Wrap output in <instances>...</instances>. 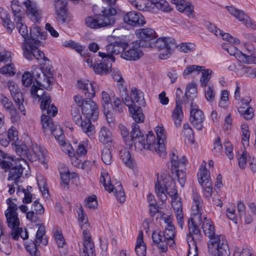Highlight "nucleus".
Here are the masks:
<instances>
[{
	"mask_svg": "<svg viewBox=\"0 0 256 256\" xmlns=\"http://www.w3.org/2000/svg\"><path fill=\"white\" fill-rule=\"evenodd\" d=\"M96 82H90L88 80H80L78 81V87L89 100H85L80 95L74 96L75 103L81 107L82 112L86 117L85 120H96L98 116L99 110L96 103L91 100L94 96L97 88Z\"/></svg>",
	"mask_w": 256,
	"mask_h": 256,
	"instance_id": "1",
	"label": "nucleus"
},
{
	"mask_svg": "<svg viewBox=\"0 0 256 256\" xmlns=\"http://www.w3.org/2000/svg\"><path fill=\"white\" fill-rule=\"evenodd\" d=\"M109 5L108 7L102 8L100 13L94 17L88 16L86 18L85 23L87 26L92 28H100L111 26L116 22V10L112 7L116 0H104Z\"/></svg>",
	"mask_w": 256,
	"mask_h": 256,
	"instance_id": "2",
	"label": "nucleus"
},
{
	"mask_svg": "<svg viewBox=\"0 0 256 256\" xmlns=\"http://www.w3.org/2000/svg\"><path fill=\"white\" fill-rule=\"evenodd\" d=\"M202 228L204 234L210 238L208 243V252L220 248L222 243L227 244V241L222 235L215 236V228L214 223L207 218H204Z\"/></svg>",
	"mask_w": 256,
	"mask_h": 256,
	"instance_id": "3",
	"label": "nucleus"
},
{
	"mask_svg": "<svg viewBox=\"0 0 256 256\" xmlns=\"http://www.w3.org/2000/svg\"><path fill=\"white\" fill-rule=\"evenodd\" d=\"M132 131L130 133L126 128L122 124H120L119 128L122 136L126 144L129 146L130 149L132 150L133 146L137 148V142H142L143 138L140 135L139 126L136 122L132 124Z\"/></svg>",
	"mask_w": 256,
	"mask_h": 256,
	"instance_id": "4",
	"label": "nucleus"
},
{
	"mask_svg": "<svg viewBox=\"0 0 256 256\" xmlns=\"http://www.w3.org/2000/svg\"><path fill=\"white\" fill-rule=\"evenodd\" d=\"M150 48H155L160 51H162L159 54L158 58L162 60H166L171 54L172 50L177 48L175 40L172 37L160 38L152 42V46Z\"/></svg>",
	"mask_w": 256,
	"mask_h": 256,
	"instance_id": "5",
	"label": "nucleus"
},
{
	"mask_svg": "<svg viewBox=\"0 0 256 256\" xmlns=\"http://www.w3.org/2000/svg\"><path fill=\"white\" fill-rule=\"evenodd\" d=\"M79 107L76 104L72 106L71 114L73 120L76 124L80 126L82 131L88 136H90L94 133V127L90 122L88 120H82L80 112Z\"/></svg>",
	"mask_w": 256,
	"mask_h": 256,
	"instance_id": "6",
	"label": "nucleus"
},
{
	"mask_svg": "<svg viewBox=\"0 0 256 256\" xmlns=\"http://www.w3.org/2000/svg\"><path fill=\"white\" fill-rule=\"evenodd\" d=\"M136 34L138 40L136 42V45L138 47H149L152 46L156 34V32L152 28H140L136 31Z\"/></svg>",
	"mask_w": 256,
	"mask_h": 256,
	"instance_id": "7",
	"label": "nucleus"
},
{
	"mask_svg": "<svg viewBox=\"0 0 256 256\" xmlns=\"http://www.w3.org/2000/svg\"><path fill=\"white\" fill-rule=\"evenodd\" d=\"M123 92H124V95L122 94V100L124 103L128 107L129 112L132 114V118L136 122H143L144 117L142 108L140 106L134 104L131 97L129 96L127 94L126 88L124 90Z\"/></svg>",
	"mask_w": 256,
	"mask_h": 256,
	"instance_id": "8",
	"label": "nucleus"
},
{
	"mask_svg": "<svg viewBox=\"0 0 256 256\" xmlns=\"http://www.w3.org/2000/svg\"><path fill=\"white\" fill-rule=\"evenodd\" d=\"M222 48L230 55L234 56L238 61L246 64H256V57L253 55H246L242 53L232 44L226 43L222 44Z\"/></svg>",
	"mask_w": 256,
	"mask_h": 256,
	"instance_id": "9",
	"label": "nucleus"
},
{
	"mask_svg": "<svg viewBox=\"0 0 256 256\" xmlns=\"http://www.w3.org/2000/svg\"><path fill=\"white\" fill-rule=\"evenodd\" d=\"M40 44V42L38 44L34 43H30L28 44H22V47L24 57L28 60H32L33 58H34L40 62L48 60L44 52L40 50L37 48Z\"/></svg>",
	"mask_w": 256,
	"mask_h": 256,
	"instance_id": "10",
	"label": "nucleus"
},
{
	"mask_svg": "<svg viewBox=\"0 0 256 256\" xmlns=\"http://www.w3.org/2000/svg\"><path fill=\"white\" fill-rule=\"evenodd\" d=\"M128 46V44L121 41H116L110 43L106 46L107 53L98 52V55L102 58L110 59L112 61H115L114 54H118L124 51Z\"/></svg>",
	"mask_w": 256,
	"mask_h": 256,
	"instance_id": "11",
	"label": "nucleus"
},
{
	"mask_svg": "<svg viewBox=\"0 0 256 256\" xmlns=\"http://www.w3.org/2000/svg\"><path fill=\"white\" fill-rule=\"evenodd\" d=\"M43 70L40 68L34 65L32 67V77L34 78L36 86L34 84L32 86L30 93L34 98H40V96L38 94V90H40V86L44 88H46V84L44 83V78H42Z\"/></svg>",
	"mask_w": 256,
	"mask_h": 256,
	"instance_id": "12",
	"label": "nucleus"
},
{
	"mask_svg": "<svg viewBox=\"0 0 256 256\" xmlns=\"http://www.w3.org/2000/svg\"><path fill=\"white\" fill-rule=\"evenodd\" d=\"M196 72L198 74L202 72V76L200 78L201 86L206 87L209 80L210 79L212 70L210 69L204 70L203 66L192 65L188 66L184 71L183 74L185 76L186 75L192 74L193 72Z\"/></svg>",
	"mask_w": 256,
	"mask_h": 256,
	"instance_id": "13",
	"label": "nucleus"
},
{
	"mask_svg": "<svg viewBox=\"0 0 256 256\" xmlns=\"http://www.w3.org/2000/svg\"><path fill=\"white\" fill-rule=\"evenodd\" d=\"M232 63L228 67V70L235 72L236 76L240 77L256 78V68H252L250 66H247L242 64Z\"/></svg>",
	"mask_w": 256,
	"mask_h": 256,
	"instance_id": "14",
	"label": "nucleus"
},
{
	"mask_svg": "<svg viewBox=\"0 0 256 256\" xmlns=\"http://www.w3.org/2000/svg\"><path fill=\"white\" fill-rule=\"evenodd\" d=\"M54 6L58 22L60 24L68 22L70 17L68 16V2L64 0H56Z\"/></svg>",
	"mask_w": 256,
	"mask_h": 256,
	"instance_id": "15",
	"label": "nucleus"
},
{
	"mask_svg": "<svg viewBox=\"0 0 256 256\" xmlns=\"http://www.w3.org/2000/svg\"><path fill=\"white\" fill-rule=\"evenodd\" d=\"M190 120L192 126L198 130H202L204 116L203 112L198 108L197 105L191 103Z\"/></svg>",
	"mask_w": 256,
	"mask_h": 256,
	"instance_id": "16",
	"label": "nucleus"
},
{
	"mask_svg": "<svg viewBox=\"0 0 256 256\" xmlns=\"http://www.w3.org/2000/svg\"><path fill=\"white\" fill-rule=\"evenodd\" d=\"M16 22V26L18 28L19 33L24 39V42L23 44H29L30 43H34V44H38L40 43V40L36 38H32V36L28 33L27 26L22 24V18L18 15L15 18Z\"/></svg>",
	"mask_w": 256,
	"mask_h": 256,
	"instance_id": "17",
	"label": "nucleus"
},
{
	"mask_svg": "<svg viewBox=\"0 0 256 256\" xmlns=\"http://www.w3.org/2000/svg\"><path fill=\"white\" fill-rule=\"evenodd\" d=\"M182 93V90L180 88H178L176 92V107L172 111V116L176 127L180 126L181 125L182 120L183 117L182 106V101L180 99V94Z\"/></svg>",
	"mask_w": 256,
	"mask_h": 256,
	"instance_id": "18",
	"label": "nucleus"
},
{
	"mask_svg": "<svg viewBox=\"0 0 256 256\" xmlns=\"http://www.w3.org/2000/svg\"><path fill=\"white\" fill-rule=\"evenodd\" d=\"M8 86L10 94L16 104L18 106V110L22 112H24L25 108L23 104L24 98L20 88H18V86L12 81H8Z\"/></svg>",
	"mask_w": 256,
	"mask_h": 256,
	"instance_id": "19",
	"label": "nucleus"
},
{
	"mask_svg": "<svg viewBox=\"0 0 256 256\" xmlns=\"http://www.w3.org/2000/svg\"><path fill=\"white\" fill-rule=\"evenodd\" d=\"M6 203L8 205V210L5 212V216L8 225L14 226L18 224V218L16 212L18 208L17 205L13 202L10 198L6 200Z\"/></svg>",
	"mask_w": 256,
	"mask_h": 256,
	"instance_id": "20",
	"label": "nucleus"
},
{
	"mask_svg": "<svg viewBox=\"0 0 256 256\" xmlns=\"http://www.w3.org/2000/svg\"><path fill=\"white\" fill-rule=\"evenodd\" d=\"M124 22L132 26H140L146 23L144 18L141 13L136 11H130L123 16Z\"/></svg>",
	"mask_w": 256,
	"mask_h": 256,
	"instance_id": "21",
	"label": "nucleus"
},
{
	"mask_svg": "<svg viewBox=\"0 0 256 256\" xmlns=\"http://www.w3.org/2000/svg\"><path fill=\"white\" fill-rule=\"evenodd\" d=\"M228 12L232 16H234L236 18L238 19L242 23L246 24L248 27L252 29H256V24L254 22H252L250 20L248 16L244 13V12L239 9H237L236 8L230 6H226Z\"/></svg>",
	"mask_w": 256,
	"mask_h": 256,
	"instance_id": "22",
	"label": "nucleus"
},
{
	"mask_svg": "<svg viewBox=\"0 0 256 256\" xmlns=\"http://www.w3.org/2000/svg\"><path fill=\"white\" fill-rule=\"evenodd\" d=\"M42 90V100L40 105V108L42 112L46 111V114L50 116H54L57 112V108L55 106L54 104H51V98L48 96H46L44 95V92L42 89H40Z\"/></svg>",
	"mask_w": 256,
	"mask_h": 256,
	"instance_id": "23",
	"label": "nucleus"
},
{
	"mask_svg": "<svg viewBox=\"0 0 256 256\" xmlns=\"http://www.w3.org/2000/svg\"><path fill=\"white\" fill-rule=\"evenodd\" d=\"M24 4L26 8L27 16L32 22H38L41 20L42 12L34 3H32L30 0H26Z\"/></svg>",
	"mask_w": 256,
	"mask_h": 256,
	"instance_id": "24",
	"label": "nucleus"
},
{
	"mask_svg": "<svg viewBox=\"0 0 256 256\" xmlns=\"http://www.w3.org/2000/svg\"><path fill=\"white\" fill-rule=\"evenodd\" d=\"M164 132V129L161 127H157L156 130L157 140L156 142H154V151L160 156H165L166 154V147L164 143V140L166 138Z\"/></svg>",
	"mask_w": 256,
	"mask_h": 256,
	"instance_id": "25",
	"label": "nucleus"
},
{
	"mask_svg": "<svg viewBox=\"0 0 256 256\" xmlns=\"http://www.w3.org/2000/svg\"><path fill=\"white\" fill-rule=\"evenodd\" d=\"M18 140V132L14 126L8 129L7 132L0 134V144L4 146H7L10 142L14 144Z\"/></svg>",
	"mask_w": 256,
	"mask_h": 256,
	"instance_id": "26",
	"label": "nucleus"
},
{
	"mask_svg": "<svg viewBox=\"0 0 256 256\" xmlns=\"http://www.w3.org/2000/svg\"><path fill=\"white\" fill-rule=\"evenodd\" d=\"M192 210L193 211L192 215H196L198 218H200L202 210L203 200L195 188H192Z\"/></svg>",
	"mask_w": 256,
	"mask_h": 256,
	"instance_id": "27",
	"label": "nucleus"
},
{
	"mask_svg": "<svg viewBox=\"0 0 256 256\" xmlns=\"http://www.w3.org/2000/svg\"><path fill=\"white\" fill-rule=\"evenodd\" d=\"M140 135L143 140L142 142H137V149L142 150L143 148L150 150H154L155 146L154 142H156L154 136L152 132H148L146 135V139L145 140L144 134L140 131Z\"/></svg>",
	"mask_w": 256,
	"mask_h": 256,
	"instance_id": "28",
	"label": "nucleus"
},
{
	"mask_svg": "<svg viewBox=\"0 0 256 256\" xmlns=\"http://www.w3.org/2000/svg\"><path fill=\"white\" fill-rule=\"evenodd\" d=\"M172 183V186L171 190H168V188L166 184L164 185V188L161 186L158 180L155 184V190L156 192L158 194V196H162L166 192L169 196L172 198V200H176L178 199V192L176 188V186L174 183Z\"/></svg>",
	"mask_w": 256,
	"mask_h": 256,
	"instance_id": "29",
	"label": "nucleus"
},
{
	"mask_svg": "<svg viewBox=\"0 0 256 256\" xmlns=\"http://www.w3.org/2000/svg\"><path fill=\"white\" fill-rule=\"evenodd\" d=\"M198 219L196 215H193V218H191L188 222V227L189 229V233L187 235L188 237L194 236L196 237V239L200 238V230L198 226V223L196 222V220ZM202 218H198V222L202 221Z\"/></svg>",
	"mask_w": 256,
	"mask_h": 256,
	"instance_id": "30",
	"label": "nucleus"
},
{
	"mask_svg": "<svg viewBox=\"0 0 256 256\" xmlns=\"http://www.w3.org/2000/svg\"><path fill=\"white\" fill-rule=\"evenodd\" d=\"M172 2L176 5L178 10L184 12L188 16L194 17V6L184 0H172Z\"/></svg>",
	"mask_w": 256,
	"mask_h": 256,
	"instance_id": "31",
	"label": "nucleus"
},
{
	"mask_svg": "<svg viewBox=\"0 0 256 256\" xmlns=\"http://www.w3.org/2000/svg\"><path fill=\"white\" fill-rule=\"evenodd\" d=\"M24 168L20 164H16L12 166L9 171L8 180H14L16 184L18 185L20 178L23 174Z\"/></svg>",
	"mask_w": 256,
	"mask_h": 256,
	"instance_id": "32",
	"label": "nucleus"
},
{
	"mask_svg": "<svg viewBox=\"0 0 256 256\" xmlns=\"http://www.w3.org/2000/svg\"><path fill=\"white\" fill-rule=\"evenodd\" d=\"M104 60L99 63L94 64L93 66L94 72L99 74H106L110 70L112 71V64L108 58H103Z\"/></svg>",
	"mask_w": 256,
	"mask_h": 256,
	"instance_id": "33",
	"label": "nucleus"
},
{
	"mask_svg": "<svg viewBox=\"0 0 256 256\" xmlns=\"http://www.w3.org/2000/svg\"><path fill=\"white\" fill-rule=\"evenodd\" d=\"M170 158L172 164L171 172L174 174V168H179L180 166L183 168L187 160L184 156H182L180 160H178V151L174 150L172 153L170 154Z\"/></svg>",
	"mask_w": 256,
	"mask_h": 256,
	"instance_id": "34",
	"label": "nucleus"
},
{
	"mask_svg": "<svg viewBox=\"0 0 256 256\" xmlns=\"http://www.w3.org/2000/svg\"><path fill=\"white\" fill-rule=\"evenodd\" d=\"M0 102L3 108L9 112L12 117L17 116V110L12 101L4 94H0Z\"/></svg>",
	"mask_w": 256,
	"mask_h": 256,
	"instance_id": "35",
	"label": "nucleus"
},
{
	"mask_svg": "<svg viewBox=\"0 0 256 256\" xmlns=\"http://www.w3.org/2000/svg\"><path fill=\"white\" fill-rule=\"evenodd\" d=\"M172 206L175 211L178 225L182 228L184 224V215L182 209V203L178 199L172 200Z\"/></svg>",
	"mask_w": 256,
	"mask_h": 256,
	"instance_id": "36",
	"label": "nucleus"
},
{
	"mask_svg": "<svg viewBox=\"0 0 256 256\" xmlns=\"http://www.w3.org/2000/svg\"><path fill=\"white\" fill-rule=\"evenodd\" d=\"M142 52L138 48L132 46L128 50L122 54V57L128 60H136L139 59L142 56Z\"/></svg>",
	"mask_w": 256,
	"mask_h": 256,
	"instance_id": "37",
	"label": "nucleus"
},
{
	"mask_svg": "<svg viewBox=\"0 0 256 256\" xmlns=\"http://www.w3.org/2000/svg\"><path fill=\"white\" fill-rule=\"evenodd\" d=\"M20 221L18 224L14 226L8 225V227L12 228L11 236L14 240H18L19 236H20L23 240L28 238V234L26 230H23L22 228H19Z\"/></svg>",
	"mask_w": 256,
	"mask_h": 256,
	"instance_id": "38",
	"label": "nucleus"
},
{
	"mask_svg": "<svg viewBox=\"0 0 256 256\" xmlns=\"http://www.w3.org/2000/svg\"><path fill=\"white\" fill-rule=\"evenodd\" d=\"M135 251L138 255L144 256L146 253V246L143 240V232L140 230L137 238Z\"/></svg>",
	"mask_w": 256,
	"mask_h": 256,
	"instance_id": "39",
	"label": "nucleus"
},
{
	"mask_svg": "<svg viewBox=\"0 0 256 256\" xmlns=\"http://www.w3.org/2000/svg\"><path fill=\"white\" fill-rule=\"evenodd\" d=\"M32 154H30L28 159L32 162L38 160L42 162L44 156V150L40 146H36L33 148Z\"/></svg>",
	"mask_w": 256,
	"mask_h": 256,
	"instance_id": "40",
	"label": "nucleus"
},
{
	"mask_svg": "<svg viewBox=\"0 0 256 256\" xmlns=\"http://www.w3.org/2000/svg\"><path fill=\"white\" fill-rule=\"evenodd\" d=\"M222 246L220 248L212 250L210 248V251L208 252L211 256H229L230 252L228 244H222Z\"/></svg>",
	"mask_w": 256,
	"mask_h": 256,
	"instance_id": "41",
	"label": "nucleus"
},
{
	"mask_svg": "<svg viewBox=\"0 0 256 256\" xmlns=\"http://www.w3.org/2000/svg\"><path fill=\"white\" fill-rule=\"evenodd\" d=\"M198 178L200 186L206 185L208 182L212 183L210 172L206 168L200 170V172L198 173Z\"/></svg>",
	"mask_w": 256,
	"mask_h": 256,
	"instance_id": "42",
	"label": "nucleus"
},
{
	"mask_svg": "<svg viewBox=\"0 0 256 256\" xmlns=\"http://www.w3.org/2000/svg\"><path fill=\"white\" fill-rule=\"evenodd\" d=\"M98 139L100 142L106 144L112 141V133L110 130L106 127L100 128L98 134Z\"/></svg>",
	"mask_w": 256,
	"mask_h": 256,
	"instance_id": "43",
	"label": "nucleus"
},
{
	"mask_svg": "<svg viewBox=\"0 0 256 256\" xmlns=\"http://www.w3.org/2000/svg\"><path fill=\"white\" fill-rule=\"evenodd\" d=\"M42 70H43L42 78H44V83L46 84V88H45L48 90V88L50 87V85H51L53 82V73L51 70V68L49 67L46 66L43 68Z\"/></svg>",
	"mask_w": 256,
	"mask_h": 256,
	"instance_id": "44",
	"label": "nucleus"
},
{
	"mask_svg": "<svg viewBox=\"0 0 256 256\" xmlns=\"http://www.w3.org/2000/svg\"><path fill=\"white\" fill-rule=\"evenodd\" d=\"M172 182H173L174 178L176 177L178 181L182 186H184L186 182V172L182 170H180L178 168H174V174L172 172Z\"/></svg>",
	"mask_w": 256,
	"mask_h": 256,
	"instance_id": "45",
	"label": "nucleus"
},
{
	"mask_svg": "<svg viewBox=\"0 0 256 256\" xmlns=\"http://www.w3.org/2000/svg\"><path fill=\"white\" fill-rule=\"evenodd\" d=\"M130 97L134 104H136V106H141L144 104V98L142 93H138L136 88H132L130 93Z\"/></svg>",
	"mask_w": 256,
	"mask_h": 256,
	"instance_id": "46",
	"label": "nucleus"
},
{
	"mask_svg": "<svg viewBox=\"0 0 256 256\" xmlns=\"http://www.w3.org/2000/svg\"><path fill=\"white\" fill-rule=\"evenodd\" d=\"M2 232L0 236V250L6 255L10 254L12 252L11 244L6 238L2 236Z\"/></svg>",
	"mask_w": 256,
	"mask_h": 256,
	"instance_id": "47",
	"label": "nucleus"
},
{
	"mask_svg": "<svg viewBox=\"0 0 256 256\" xmlns=\"http://www.w3.org/2000/svg\"><path fill=\"white\" fill-rule=\"evenodd\" d=\"M16 146V151L18 155H19L21 158L20 159L22 160L25 162V160H24V158L26 157L28 158V156H30L28 150L27 148V146L25 144H19L16 142L14 144Z\"/></svg>",
	"mask_w": 256,
	"mask_h": 256,
	"instance_id": "48",
	"label": "nucleus"
},
{
	"mask_svg": "<svg viewBox=\"0 0 256 256\" xmlns=\"http://www.w3.org/2000/svg\"><path fill=\"white\" fill-rule=\"evenodd\" d=\"M150 2L163 12H168L171 10L168 2L165 0H150Z\"/></svg>",
	"mask_w": 256,
	"mask_h": 256,
	"instance_id": "49",
	"label": "nucleus"
},
{
	"mask_svg": "<svg viewBox=\"0 0 256 256\" xmlns=\"http://www.w3.org/2000/svg\"><path fill=\"white\" fill-rule=\"evenodd\" d=\"M41 122L44 132L47 130H52L56 126L52 122V119L48 116L42 114L41 116Z\"/></svg>",
	"mask_w": 256,
	"mask_h": 256,
	"instance_id": "50",
	"label": "nucleus"
},
{
	"mask_svg": "<svg viewBox=\"0 0 256 256\" xmlns=\"http://www.w3.org/2000/svg\"><path fill=\"white\" fill-rule=\"evenodd\" d=\"M38 244L36 242L30 241L26 244V248L30 256H40L36 245Z\"/></svg>",
	"mask_w": 256,
	"mask_h": 256,
	"instance_id": "51",
	"label": "nucleus"
},
{
	"mask_svg": "<svg viewBox=\"0 0 256 256\" xmlns=\"http://www.w3.org/2000/svg\"><path fill=\"white\" fill-rule=\"evenodd\" d=\"M30 35L32 36V38H38L41 39H46L47 34L45 32H42L41 28L38 26H34L30 32Z\"/></svg>",
	"mask_w": 256,
	"mask_h": 256,
	"instance_id": "52",
	"label": "nucleus"
},
{
	"mask_svg": "<svg viewBox=\"0 0 256 256\" xmlns=\"http://www.w3.org/2000/svg\"><path fill=\"white\" fill-rule=\"evenodd\" d=\"M238 112L242 114L246 120H251L254 116V110L252 107H238Z\"/></svg>",
	"mask_w": 256,
	"mask_h": 256,
	"instance_id": "53",
	"label": "nucleus"
},
{
	"mask_svg": "<svg viewBox=\"0 0 256 256\" xmlns=\"http://www.w3.org/2000/svg\"><path fill=\"white\" fill-rule=\"evenodd\" d=\"M121 159L124 163L130 168L134 166L133 160L132 158L130 152L129 150H124L122 152Z\"/></svg>",
	"mask_w": 256,
	"mask_h": 256,
	"instance_id": "54",
	"label": "nucleus"
},
{
	"mask_svg": "<svg viewBox=\"0 0 256 256\" xmlns=\"http://www.w3.org/2000/svg\"><path fill=\"white\" fill-rule=\"evenodd\" d=\"M196 86L193 83L188 84L186 88L185 96L188 100H191L192 98L196 96L197 90Z\"/></svg>",
	"mask_w": 256,
	"mask_h": 256,
	"instance_id": "55",
	"label": "nucleus"
},
{
	"mask_svg": "<svg viewBox=\"0 0 256 256\" xmlns=\"http://www.w3.org/2000/svg\"><path fill=\"white\" fill-rule=\"evenodd\" d=\"M114 189L115 196L120 203H124L126 200L124 191L120 183H119Z\"/></svg>",
	"mask_w": 256,
	"mask_h": 256,
	"instance_id": "56",
	"label": "nucleus"
},
{
	"mask_svg": "<svg viewBox=\"0 0 256 256\" xmlns=\"http://www.w3.org/2000/svg\"><path fill=\"white\" fill-rule=\"evenodd\" d=\"M174 226V225H170L166 226L165 231L163 234L164 240H172L175 236Z\"/></svg>",
	"mask_w": 256,
	"mask_h": 256,
	"instance_id": "57",
	"label": "nucleus"
},
{
	"mask_svg": "<svg viewBox=\"0 0 256 256\" xmlns=\"http://www.w3.org/2000/svg\"><path fill=\"white\" fill-rule=\"evenodd\" d=\"M62 45L64 47L70 48L76 50L80 54H81L82 51V46L72 40H66Z\"/></svg>",
	"mask_w": 256,
	"mask_h": 256,
	"instance_id": "58",
	"label": "nucleus"
},
{
	"mask_svg": "<svg viewBox=\"0 0 256 256\" xmlns=\"http://www.w3.org/2000/svg\"><path fill=\"white\" fill-rule=\"evenodd\" d=\"M101 158L103 162L107 165L111 164L112 162V156L110 150L108 148H104L102 152Z\"/></svg>",
	"mask_w": 256,
	"mask_h": 256,
	"instance_id": "59",
	"label": "nucleus"
},
{
	"mask_svg": "<svg viewBox=\"0 0 256 256\" xmlns=\"http://www.w3.org/2000/svg\"><path fill=\"white\" fill-rule=\"evenodd\" d=\"M111 99L112 96H110L106 92L103 91L102 92V104L104 111L108 112Z\"/></svg>",
	"mask_w": 256,
	"mask_h": 256,
	"instance_id": "60",
	"label": "nucleus"
},
{
	"mask_svg": "<svg viewBox=\"0 0 256 256\" xmlns=\"http://www.w3.org/2000/svg\"><path fill=\"white\" fill-rule=\"evenodd\" d=\"M45 234V228L44 226H40L36 232V243L42 244L46 245L47 242L43 238V236Z\"/></svg>",
	"mask_w": 256,
	"mask_h": 256,
	"instance_id": "61",
	"label": "nucleus"
},
{
	"mask_svg": "<svg viewBox=\"0 0 256 256\" xmlns=\"http://www.w3.org/2000/svg\"><path fill=\"white\" fill-rule=\"evenodd\" d=\"M0 73L5 75L14 76L15 73V68L12 64H8L0 69Z\"/></svg>",
	"mask_w": 256,
	"mask_h": 256,
	"instance_id": "62",
	"label": "nucleus"
},
{
	"mask_svg": "<svg viewBox=\"0 0 256 256\" xmlns=\"http://www.w3.org/2000/svg\"><path fill=\"white\" fill-rule=\"evenodd\" d=\"M1 19L2 21L3 26L6 28L8 32H11L14 28V24L10 20V16L5 14L4 16H1Z\"/></svg>",
	"mask_w": 256,
	"mask_h": 256,
	"instance_id": "63",
	"label": "nucleus"
},
{
	"mask_svg": "<svg viewBox=\"0 0 256 256\" xmlns=\"http://www.w3.org/2000/svg\"><path fill=\"white\" fill-rule=\"evenodd\" d=\"M32 78V75L30 72H24L22 74V84L26 87L30 86L33 82Z\"/></svg>",
	"mask_w": 256,
	"mask_h": 256,
	"instance_id": "64",
	"label": "nucleus"
}]
</instances>
